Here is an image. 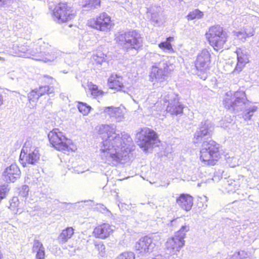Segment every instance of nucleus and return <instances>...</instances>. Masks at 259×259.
Wrapping results in <instances>:
<instances>
[{
  "mask_svg": "<svg viewBox=\"0 0 259 259\" xmlns=\"http://www.w3.org/2000/svg\"><path fill=\"white\" fill-rule=\"evenodd\" d=\"M18 49V51L20 53H25L28 50V48L27 46H24L23 45H19L17 47Z\"/></svg>",
  "mask_w": 259,
  "mask_h": 259,
  "instance_id": "nucleus-43",
  "label": "nucleus"
},
{
  "mask_svg": "<svg viewBox=\"0 0 259 259\" xmlns=\"http://www.w3.org/2000/svg\"><path fill=\"white\" fill-rule=\"evenodd\" d=\"M29 189L28 186L23 185L21 188L19 193L22 197H26L28 195Z\"/></svg>",
  "mask_w": 259,
  "mask_h": 259,
  "instance_id": "nucleus-42",
  "label": "nucleus"
},
{
  "mask_svg": "<svg viewBox=\"0 0 259 259\" xmlns=\"http://www.w3.org/2000/svg\"><path fill=\"white\" fill-rule=\"evenodd\" d=\"M9 191V188L7 185L4 184L0 186V196L5 198L7 194Z\"/></svg>",
  "mask_w": 259,
  "mask_h": 259,
  "instance_id": "nucleus-41",
  "label": "nucleus"
},
{
  "mask_svg": "<svg viewBox=\"0 0 259 259\" xmlns=\"http://www.w3.org/2000/svg\"><path fill=\"white\" fill-rule=\"evenodd\" d=\"M236 53L238 61L237 65H244L249 62L248 56L242 49L238 48Z\"/></svg>",
  "mask_w": 259,
  "mask_h": 259,
  "instance_id": "nucleus-24",
  "label": "nucleus"
},
{
  "mask_svg": "<svg viewBox=\"0 0 259 259\" xmlns=\"http://www.w3.org/2000/svg\"><path fill=\"white\" fill-rule=\"evenodd\" d=\"M108 85L110 88L123 91L124 87L122 77L118 74H112L108 79Z\"/></svg>",
  "mask_w": 259,
  "mask_h": 259,
  "instance_id": "nucleus-19",
  "label": "nucleus"
},
{
  "mask_svg": "<svg viewBox=\"0 0 259 259\" xmlns=\"http://www.w3.org/2000/svg\"><path fill=\"white\" fill-rule=\"evenodd\" d=\"M3 103V96L0 94V106L2 105Z\"/></svg>",
  "mask_w": 259,
  "mask_h": 259,
  "instance_id": "nucleus-48",
  "label": "nucleus"
},
{
  "mask_svg": "<svg viewBox=\"0 0 259 259\" xmlns=\"http://www.w3.org/2000/svg\"><path fill=\"white\" fill-rule=\"evenodd\" d=\"M204 16L203 12L198 9L193 10L190 12L186 16L188 20H192L195 19H199L203 18Z\"/></svg>",
  "mask_w": 259,
  "mask_h": 259,
  "instance_id": "nucleus-30",
  "label": "nucleus"
},
{
  "mask_svg": "<svg viewBox=\"0 0 259 259\" xmlns=\"http://www.w3.org/2000/svg\"><path fill=\"white\" fill-rule=\"evenodd\" d=\"M4 199V198H2V196H0V202H1V200H2V199Z\"/></svg>",
  "mask_w": 259,
  "mask_h": 259,
  "instance_id": "nucleus-51",
  "label": "nucleus"
},
{
  "mask_svg": "<svg viewBox=\"0 0 259 259\" xmlns=\"http://www.w3.org/2000/svg\"><path fill=\"white\" fill-rule=\"evenodd\" d=\"M114 227L108 224H103L96 227L93 231L95 237L101 239L107 238L114 230Z\"/></svg>",
  "mask_w": 259,
  "mask_h": 259,
  "instance_id": "nucleus-17",
  "label": "nucleus"
},
{
  "mask_svg": "<svg viewBox=\"0 0 259 259\" xmlns=\"http://www.w3.org/2000/svg\"><path fill=\"white\" fill-rule=\"evenodd\" d=\"M89 27L102 32H109L114 27L115 24L112 17L107 13H100L88 21Z\"/></svg>",
  "mask_w": 259,
  "mask_h": 259,
  "instance_id": "nucleus-7",
  "label": "nucleus"
},
{
  "mask_svg": "<svg viewBox=\"0 0 259 259\" xmlns=\"http://www.w3.org/2000/svg\"><path fill=\"white\" fill-rule=\"evenodd\" d=\"M116 128L114 124H102L97 129L103 140L100 149L101 158L111 165L125 163L129 160L128 154L133 145L131 136L124 132L117 133Z\"/></svg>",
  "mask_w": 259,
  "mask_h": 259,
  "instance_id": "nucleus-1",
  "label": "nucleus"
},
{
  "mask_svg": "<svg viewBox=\"0 0 259 259\" xmlns=\"http://www.w3.org/2000/svg\"><path fill=\"white\" fill-rule=\"evenodd\" d=\"M243 66H241V65H240V66H235V69H234V72H235L236 71H237L238 72L241 71L242 69H243Z\"/></svg>",
  "mask_w": 259,
  "mask_h": 259,
  "instance_id": "nucleus-45",
  "label": "nucleus"
},
{
  "mask_svg": "<svg viewBox=\"0 0 259 259\" xmlns=\"http://www.w3.org/2000/svg\"><path fill=\"white\" fill-rule=\"evenodd\" d=\"M36 91L40 97L44 95L45 94L51 95L54 93V88L49 85L41 86Z\"/></svg>",
  "mask_w": 259,
  "mask_h": 259,
  "instance_id": "nucleus-34",
  "label": "nucleus"
},
{
  "mask_svg": "<svg viewBox=\"0 0 259 259\" xmlns=\"http://www.w3.org/2000/svg\"><path fill=\"white\" fill-rule=\"evenodd\" d=\"M193 74L197 75L201 79L205 80L207 77V69L205 66H192Z\"/></svg>",
  "mask_w": 259,
  "mask_h": 259,
  "instance_id": "nucleus-27",
  "label": "nucleus"
},
{
  "mask_svg": "<svg viewBox=\"0 0 259 259\" xmlns=\"http://www.w3.org/2000/svg\"><path fill=\"white\" fill-rule=\"evenodd\" d=\"M135 255L132 251H125L120 253L115 259H135Z\"/></svg>",
  "mask_w": 259,
  "mask_h": 259,
  "instance_id": "nucleus-38",
  "label": "nucleus"
},
{
  "mask_svg": "<svg viewBox=\"0 0 259 259\" xmlns=\"http://www.w3.org/2000/svg\"><path fill=\"white\" fill-rule=\"evenodd\" d=\"M7 0H0V3H4Z\"/></svg>",
  "mask_w": 259,
  "mask_h": 259,
  "instance_id": "nucleus-49",
  "label": "nucleus"
},
{
  "mask_svg": "<svg viewBox=\"0 0 259 259\" xmlns=\"http://www.w3.org/2000/svg\"><path fill=\"white\" fill-rule=\"evenodd\" d=\"M92 202L91 200H89V201L87 200V201H84V202Z\"/></svg>",
  "mask_w": 259,
  "mask_h": 259,
  "instance_id": "nucleus-52",
  "label": "nucleus"
},
{
  "mask_svg": "<svg viewBox=\"0 0 259 259\" xmlns=\"http://www.w3.org/2000/svg\"><path fill=\"white\" fill-rule=\"evenodd\" d=\"M256 107L252 106L249 108L248 111L244 114V118L246 119H250L251 117L253 115V113L256 111Z\"/></svg>",
  "mask_w": 259,
  "mask_h": 259,
  "instance_id": "nucleus-40",
  "label": "nucleus"
},
{
  "mask_svg": "<svg viewBox=\"0 0 259 259\" xmlns=\"http://www.w3.org/2000/svg\"><path fill=\"white\" fill-rule=\"evenodd\" d=\"M44 79L45 81L49 84H53L54 81V79L52 77L46 75L44 76Z\"/></svg>",
  "mask_w": 259,
  "mask_h": 259,
  "instance_id": "nucleus-44",
  "label": "nucleus"
},
{
  "mask_svg": "<svg viewBox=\"0 0 259 259\" xmlns=\"http://www.w3.org/2000/svg\"><path fill=\"white\" fill-rule=\"evenodd\" d=\"M40 96H39L36 89L32 90L28 94V99L30 102H34L37 101Z\"/></svg>",
  "mask_w": 259,
  "mask_h": 259,
  "instance_id": "nucleus-39",
  "label": "nucleus"
},
{
  "mask_svg": "<svg viewBox=\"0 0 259 259\" xmlns=\"http://www.w3.org/2000/svg\"><path fill=\"white\" fill-rule=\"evenodd\" d=\"M92 60L93 63L96 65H100L106 62L105 56L101 53L93 55Z\"/></svg>",
  "mask_w": 259,
  "mask_h": 259,
  "instance_id": "nucleus-33",
  "label": "nucleus"
},
{
  "mask_svg": "<svg viewBox=\"0 0 259 259\" xmlns=\"http://www.w3.org/2000/svg\"><path fill=\"white\" fill-rule=\"evenodd\" d=\"M247 101L244 92H236L232 97H227L223 101L226 109L231 111L239 112L243 110Z\"/></svg>",
  "mask_w": 259,
  "mask_h": 259,
  "instance_id": "nucleus-9",
  "label": "nucleus"
},
{
  "mask_svg": "<svg viewBox=\"0 0 259 259\" xmlns=\"http://www.w3.org/2000/svg\"><path fill=\"white\" fill-rule=\"evenodd\" d=\"M104 112L112 121L119 122L123 121L124 118V110L120 107H107L104 109Z\"/></svg>",
  "mask_w": 259,
  "mask_h": 259,
  "instance_id": "nucleus-16",
  "label": "nucleus"
},
{
  "mask_svg": "<svg viewBox=\"0 0 259 259\" xmlns=\"http://www.w3.org/2000/svg\"><path fill=\"white\" fill-rule=\"evenodd\" d=\"M155 245L151 238L145 236L136 242L135 248L140 253H146L153 251Z\"/></svg>",
  "mask_w": 259,
  "mask_h": 259,
  "instance_id": "nucleus-12",
  "label": "nucleus"
},
{
  "mask_svg": "<svg viewBox=\"0 0 259 259\" xmlns=\"http://www.w3.org/2000/svg\"><path fill=\"white\" fill-rule=\"evenodd\" d=\"M168 256H164L162 255L161 254H158L155 256V257L153 258L152 259H167Z\"/></svg>",
  "mask_w": 259,
  "mask_h": 259,
  "instance_id": "nucleus-46",
  "label": "nucleus"
},
{
  "mask_svg": "<svg viewBox=\"0 0 259 259\" xmlns=\"http://www.w3.org/2000/svg\"><path fill=\"white\" fill-rule=\"evenodd\" d=\"M50 144L56 149L66 153L73 151L76 148L70 139L67 138L58 128H54L48 134Z\"/></svg>",
  "mask_w": 259,
  "mask_h": 259,
  "instance_id": "nucleus-3",
  "label": "nucleus"
},
{
  "mask_svg": "<svg viewBox=\"0 0 259 259\" xmlns=\"http://www.w3.org/2000/svg\"><path fill=\"white\" fill-rule=\"evenodd\" d=\"M213 129V123L210 121L208 120L202 121L194 134L193 142L195 143H198L203 140L211 138Z\"/></svg>",
  "mask_w": 259,
  "mask_h": 259,
  "instance_id": "nucleus-11",
  "label": "nucleus"
},
{
  "mask_svg": "<svg viewBox=\"0 0 259 259\" xmlns=\"http://www.w3.org/2000/svg\"><path fill=\"white\" fill-rule=\"evenodd\" d=\"M115 39L118 44L126 45L136 50L141 49L143 47L141 34L136 30H130L120 33L115 36Z\"/></svg>",
  "mask_w": 259,
  "mask_h": 259,
  "instance_id": "nucleus-6",
  "label": "nucleus"
},
{
  "mask_svg": "<svg viewBox=\"0 0 259 259\" xmlns=\"http://www.w3.org/2000/svg\"><path fill=\"white\" fill-rule=\"evenodd\" d=\"M189 230V227L182 226L181 229L176 232L174 236L169 238L165 243V252L167 255L175 254L184 245V240L186 233Z\"/></svg>",
  "mask_w": 259,
  "mask_h": 259,
  "instance_id": "nucleus-5",
  "label": "nucleus"
},
{
  "mask_svg": "<svg viewBox=\"0 0 259 259\" xmlns=\"http://www.w3.org/2000/svg\"><path fill=\"white\" fill-rule=\"evenodd\" d=\"M167 112L169 113L171 115H178L183 113V105L179 102V99L177 101L167 104L165 106Z\"/></svg>",
  "mask_w": 259,
  "mask_h": 259,
  "instance_id": "nucleus-20",
  "label": "nucleus"
},
{
  "mask_svg": "<svg viewBox=\"0 0 259 259\" xmlns=\"http://www.w3.org/2000/svg\"><path fill=\"white\" fill-rule=\"evenodd\" d=\"M239 182L238 181L229 180L227 181L228 187L227 188L229 191L235 192L236 190L238 189Z\"/></svg>",
  "mask_w": 259,
  "mask_h": 259,
  "instance_id": "nucleus-37",
  "label": "nucleus"
},
{
  "mask_svg": "<svg viewBox=\"0 0 259 259\" xmlns=\"http://www.w3.org/2000/svg\"><path fill=\"white\" fill-rule=\"evenodd\" d=\"M40 158V154L37 148L30 147L29 142H26L21 150L20 161L24 166L26 163L35 164Z\"/></svg>",
  "mask_w": 259,
  "mask_h": 259,
  "instance_id": "nucleus-10",
  "label": "nucleus"
},
{
  "mask_svg": "<svg viewBox=\"0 0 259 259\" xmlns=\"http://www.w3.org/2000/svg\"><path fill=\"white\" fill-rule=\"evenodd\" d=\"M101 3V0H83L82 7L96 9L100 7Z\"/></svg>",
  "mask_w": 259,
  "mask_h": 259,
  "instance_id": "nucleus-31",
  "label": "nucleus"
},
{
  "mask_svg": "<svg viewBox=\"0 0 259 259\" xmlns=\"http://www.w3.org/2000/svg\"><path fill=\"white\" fill-rule=\"evenodd\" d=\"M162 67H159L158 66H152L150 75L152 81L155 80L161 82L165 80L168 73L169 66H162Z\"/></svg>",
  "mask_w": 259,
  "mask_h": 259,
  "instance_id": "nucleus-14",
  "label": "nucleus"
},
{
  "mask_svg": "<svg viewBox=\"0 0 259 259\" xmlns=\"http://www.w3.org/2000/svg\"><path fill=\"white\" fill-rule=\"evenodd\" d=\"M52 15L58 22L66 23L73 20L76 12L67 3L60 2L51 9Z\"/></svg>",
  "mask_w": 259,
  "mask_h": 259,
  "instance_id": "nucleus-4",
  "label": "nucleus"
},
{
  "mask_svg": "<svg viewBox=\"0 0 259 259\" xmlns=\"http://www.w3.org/2000/svg\"><path fill=\"white\" fill-rule=\"evenodd\" d=\"M73 234L74 229L72 227H68L62 231L58 237V240L60 242L65 243L72 237Z\"/></svg>",
  "mask_w": 259,
  "mask_h": 259,
  "instance_id": "nucleus-25",
  "label": "nucleus"
},
{
  "mask_svg": "<svg viewBox=\"0 0 259 259\" xmlns=\"http://www.w3.org/2000/svg\"><path fill=\"white\" fill-rule=\"evenodd\" d=\"M88 87L94 98H99L104 95V92L101 90H99L97 85L93 84L91 82L89 83Z\"/></svg>",
  "mask_w": 259,
  "mask_h": 259,
  "instance_id": "nucleus-28",
  "label": "nucleus"
},
{
  "mask_svg": "<svg viewBox=\"0 0 259 259\" xmlns=\"http://www.w3.org/2000/svg\"><path fill=\"white\" fill-rule=\"evenodd\" d=\"M174 39L173 37H168L166 38L165 41L161 42L158 44V47L163 51L167 50L170 52L173 53L174 51L170 42L173 41Z\"/></svg>",
  "mask_w": 259,
  "mask_h": 259,
  "instance_id": "nucleus-29",
  "label": "nucleus"
},
{
  "mask_svg": "<svg viewBox=\"0 0 259 259\" xmlns=\"http://www.w3.org/2000/svg\"><path fill=\"white\" fill-rule=\"evenodd\" d=\"M219 148V144L214 141H203L201 148V149H202V155L204 157H207L208 155L206 154V152H207V151H209L211 152L212 158L214 159H219L220 157Z\"/></svg>",
  "mask_w": 259,
  "mask_h": 259,
  "instance_id": "nucleus-13",
  "label": "nucleus"
},
{
  "mask_svg": "<svg viewBox=\"0 0 259 259\" xmlns=\"http://www.w3.org/2000/svg\"><path fill=\"white\" fill-rule=\"evenodd\" d=\"M200 159L201 161L204 163V164L206 165H214L215 164V162L219 159H214L212 158V154L211 152L207 151L206 154H207L208 156L206 157H204L202 155V149L200 150Z\"/></svg>",
  "mask_w": 259,
  "mask_h": 259,
  "instance_id": "nucleus-26",
  "label": "nucleus"
},
{
  "mask_svg": "<svg viewBox=\"0 0 259 259\" xmlns=\"http://www.w3.org/2000/svg\"><path fill=\"white\" fill-rule=\"evenodd\" d=\"M29 178L27 176L25 178V182L28 184H30V182L29 181Z\"/></svg>",
  "mask_w": 259,
  "mask_h": 259,
  "instance_id": "nucleus-47",
  "label": "nucleus"
},
{
  "mask_svg": "<svg viewBox=\"0 0 259 259\" xmlns=\"http://www.w3.org/2000/svg\"><path fill=\"white\" fill-rule=\"evenodd\" d=\"M205 36L209 45L218 51L223 49L228 37L224 28L219 24L210 26Z\"/></svg>",
  "mask_w": 259,
  "mask_h": 259,
  "instance_id": "nucleus-2",
  "label": "nucleus"
},
{
  "mask_svg": "<svg viewBox=\"0 0 259 259\" xmlns=\"http://www.w3.org/2000/svg\"><path fill=\"white\" fill-rule=\"evenodd\" d=\"M177 204L184 210L189 211L193 204V197L190 195L182 194L177 199Z\"/></svg>",
  "mask_w": 259,
  "mask_h": 259,
  "instance_id": "nucleus-18",
  "label": "nucleus"
},
{
  "mask_svg": "<svg viewBox=\"0 0 259 259\" xmlns=\"http://www.w3.org/2000/svg\"><path fill=\"white\" fill-rule=\"evenodd\" d=\"M77 108L79 111L83 115H88L91 109L90 106L85 103L81 102H78Z\"/></svg>",
  "mask_w": 259,
  "mask_h": 259,
  "instance_id": "nucleus-35",
  "label": "nucleus"
},
{
  "mask_svg": "<svg viewBox=\"0 0 259 259\" xmlns=\"http://www.w3.org/2000/svg\"><path fill=\"white\" fill-rule=\"evenodd\" d=\"M19 201L18 197H14L10 201V208L14 211V213H21V210L19 206Z\"/></svg>",
  "mask_w": 259,
  "mask_h": 259,
  "instance_id": "nucleus-32",
  "label": "nucleus"
},
{
  "mask_svg": "<svg viewBox=\"0 0 259 259\" xmlns=\"http://www.w3.org/2000/svg\"><path fill=\"white\" fill-rule=\"evenodd\" d=\"M178 99L177 95L175 94L171 90H170L167 92L163 93L161 95L160 102H163V107L165 108L167 104H169V103L177 101Z\"/></svg>",
  "mask_w": 259,
  "mask_h": 259,
  "instance_id": "nucleus-21",
  "label": "nucleus"
},
{
  "mask_svg": "<svg viewBox=\"0 0 259 259\" xmlns=\"http://www.w3.org/2000/svg\"><path fill=\"white\" fill-rule=\"evenodd\" d=\"M241 34H242V33L241 32H239L237 33V36H239V35H241Z\"/></svg>",
  "mask_w": 259,
  "mask_h": 259,
  "instance_id": "nucleus-50",
  "label": "nucleus"
},
{
  "mask_svg": "<svg viewBox=\"0 0 259 259\" xmlns=\"http://www.w3.org/2000/svg\"><path fill=\"white\" fill-rule=\"evenodd\" d=\"M21 171L16 164L7 167L3 172L4 180L7 182H15L20 178Z\"/></svg>",
  "mask_w": 259,
  "mask_h": 259,
  "instance_id": "nucleus-15",
  "label": "nucleus"
},
{
  "mask_svg": "<svg viewBox=\"0 0 259 259\" xmlns=\"http://www.w3.org/2000/svg\"><path fill=\"white\" fill-rule=\"evenodd\" d=\"M231 166H232V167H234V166H235V165H232Z\"/></svg>",
  "mask_w": 259,
  "mask_h": 259,
  "instance_id": "nucleus-53",
  "label": "nucleus"
},
{
  "mask_svg": "<svg viewBox=\"0 0 259 259\" xmlns=\"http://www.w3.org/2000/svg\"><path fill=\"white\" fill-rule=\"evenodd\" d=\"M211 55L207 50H203L197 57V63L199 65H205L210 63Z\"/></svg>",
  "mask_w": 259,
  "mask_h": 259,
  "instance_id": "nucleus-23",
  "label": "nucleus"
},
{
  "mask_svg": "<svg viewBox=\"0 0 259 259\" xmlns=\"http://www.w3.org/2000/svg\"><path fill=\"white\" fill-rule=\"evenodd\" d=\"M33 252H36V259H44L45 256V248L38 240H34L32 247Z\"/></svg>",
  "mask_w": 259,
  "mask_h": 259,
  "instance_id": "nucleus-22",
  "label": "nucleus"
},
{
  "mask_svg": "<svg viewBox=\"0 0 259 259\" xmlns=\"http://www.w3.org/2000/svg\"><path fill=\"white\" fill-rule=\"evenodd\" d=\"M94 244L95 249L98 251L99 254L101 256L105 255V246L101 241H94Z\"/></svg>",
  "mask_w": 259,
  "mask_h": 259,
  "instance_id": "nucleus-36",
  "label": "nucleus"
},
{
  "mask_svg": "<svg viewBox=\"0 0 259 259\" xmlns=\"http://www.w3.org/2000/svg\"><path fill=\"white\" fill-rule=\"evenodd\" d=\"M136 139L138 145L146 151L151 147L158 146L159 141L157 135L153 130L147 127L142 128L138 132L136 136Z\"/></svg>",
  "mask_w": 259,
  "mask_h": 259,
  "instance_id": "nucleus-8",
  "label": "nucleus"
}]
</instances>
